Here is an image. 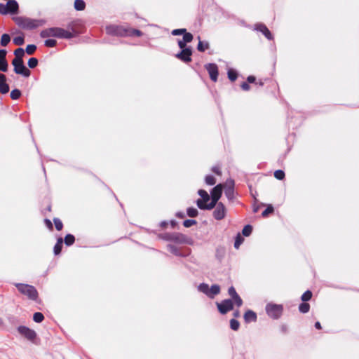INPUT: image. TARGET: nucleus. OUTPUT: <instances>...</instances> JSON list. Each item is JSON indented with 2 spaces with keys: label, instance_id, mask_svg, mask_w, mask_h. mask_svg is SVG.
<instances>
[{
  "label": "nucleus",
  "instance_id": "1",
  "mask_svg": "<svg viewBox=\"0 0 359 359\" xmlns=\"http://www.w3.org/2000/svg\"><path fill=\"white\" fill-rule=\"evenodd\" d=\"M13 20L18 26L27 30L36 29L45 22L43 20L31 19L25 17H15Z\"/></svg>",
  "mask_w": 359,
  "mask_h": 359
},
{
  "label": "nucleus",
  "instance_id": "2",
  "mask_svg": "<svg viewBox=\"0 0 359 359\" xmlns=\"http://www.w3.org/2000/svg\"><path fill=\"white\" fill-rule=\"evenodd\" d=\"M15 286L22 294L26 295L29 299L36 300L38 292L34 286L22 283H16Z\"/></svg>",
  "mask_w": 359,
  "mask_h": 359
},
{
  "label": "nucleus",
  "instance_id": "3",
  "mask_svg": "<svg viewBox=\"0 0 359 359\" xmlns=\"http://www.w3.org/2000/svg\"><path fill=\"white\" fill-rule=\"evenodd\" d=\"M266 312L267 315L273 319H278L283 311V307L281 304H276L269 303L266 306Z\"/></svg>",
  "mask_w": 359,
  "mask_h": 359
},
{
  "label": "nucleus",
  "instance_id": "4",
  "mask_svg": "<svg viewBox=\"0 0 359 359\" xmlns=\"http://www.w3.org/2000/svg\"><path fill=\"white\" fill-rule=\"evenodd\" d=\"M127 29L123 26L110 25L106 27V32L111 36H127Z\"/></svg>",
  "mask_w": 359,
  "mask_h": 359
},
{
  "label": "nucleus",
  "instance_id": "5",
  "mask_svg": "<svg viewBox=\"0 0 359 359\" xmlns=\"http://www.w3.org/2000/svg\"><path fill=\"white\" fill-rule=\"evenodd\" d=\"M222 184H219L215 186L211 191V201L208 203V208L212 210L217 205V202L222 194Z\"/></svg>",
  "mask_w": 359,
  "mask_h": 359
},
{
  "label": "nucleus",
  "instance_id": "6",
  "mask_svg": "<svg viewBox=\"0 0 359 359\" xmlns=\"http://www.w3.org/2000/svg\"><path fill=\"white\" fill-rule=\"evenodd\" d=\"M12 65L14 67V72L20 74L25 77H29L30 76L31 72L25 66L22 60H13Z\"/></svg>",
  "mask_w": 359,
  "mask_h": 359
},
{
  "label": "nucleus",
  "instance_id": "7",
  "mask_svg": "<svg viewBox=\"0 0 359 359\" xmlns=\"http://www.w3.org/2000/svg\"><path fill=\"white\" fill-rule=\"evenodd\" d=\"M53 37L59 39H70L74 37L75 34L69 30L60 27H53Z\"/></svg>",
  "mask_w": 359,
  "mask_h": 359
},
{
  "label": "nucleus",
  "instance_id": "8",
  "mask_svg": "<svg viewBox=\"0 0 359 359\" xmlns=\"http://www.w3.org/2000/svg\"><path fill=\"white\" fill-rule=\"evenodd\" d=\"M217 306L222 314H226L233 309V303L231 299H224L220 303H217Z\"/></svg>",
  "mask_w": 359,
  "mask_h": 359
},
{
  "label": "nucleus",
  "instance_id": "9",
  "mask_svg": "<svg viewBox=\"0 0 359 359\" xmlns=\"http://www.w3.org/2000/svg\"><path fill=\"white\" fill-rule=\"evenodd\" d=\"M226 214V209L224 204L221 202L215 205V209L213 211V217L217 220H222L224 219Z\"/></svg>",
  "mask_w": 359,
  "mask_h": 359
},
{
  "label": "nucleus",
  "instance_id": "10",
  "mask_svg": "<svg viewBox=\"0 0 359 359\" xmlns=\"http://www.w3.org/2000/svg\"><path fill=\"white\" fill-rule=\"evenodd\" d=\"M18 330L21 335L29 341H33L36 337V332L26 326H19Z\"/></svg>",
  "mask_w": 359,
  "mask_h": 359
},
{
  "label": "nucleus",
  "instance_id": "11",
  "mask_svg": "<svg viewBox=\"0 0 359 359\" xmlns=\"http://www.w3.org/2000/svg\"><path fill=\"white\" fill-rule=\"evenodd\" d=\"M205 67L210 75V79L212 81L216 82L219 74L217 65L215 63H208L205 65Z\"/></svg>",
  "mask_w": 359,
  "mask_h": 359
},
{
  "label": "nucleus",
  "instance_id": "12",
  "mask_svg": "<svg viewBox=\"0 0 359 359\" xmlns=\"http://www.w3.org/2000/svg\"><path fill=\"white\" fill-rule=\"evenodd\" d=\"M224 194L229 200H233L234 198V181L227 180L224 186Z\"/></svg>",
  "mask_w": 359,
  "mask_h": 359
},
{
  "label": "nucleus",
  "instance_id": "13",
  "mask_svg": "<svg viewBox=\"0 0 359 359\" xmlns=\"http://www.w3.org/2000/svg\"><path fill=\"white\" fill-rule=\"evenodd\" d=\"M191 48L190 47H188L178 53L176 55V57L184 62H189L191 61Z\"/></svg>",
  "mask_w": 359,
  "mask_h": 359
},
{
  "label": "nucleus",
  "instance_id": "14",
  "mask_svg": "<svg viewBox=\"0 0 359 359\" xmlns=\"http://www.w3.org/2000/svg\"><path fill=\"white\" fill-rule=\"evenodd\" d=\"M255 29L262 32L265 37L269 40L273 39V35L269 31V29L266 27V26L262 23H258L255 25Z\"/></svg>",
  "mask_w": 359,
  "mask_h": 359
},
{
  "label": "nucleus",
  "instance_id": "15",
  "mask_svg": "<svg viewBox=\"0 0 359 359\" xmlns=\"http://www.w3.org/2000/svg\"><path fill=\"white\" fill-rule=\"evenodd\" d=\"M6 6H8V13L16 14L18 12L19 6L15 0H9Z\"/></svg>",
  "mask_w": 359,
  "mask_h": 359
},
{
  "label": "nucleus",
  "instance_id": "16",
  "mask_svg": "<svg viewBox=\"0 0 359 359\" xmlns=\"http://www.w3.org/2000/svg\"><path fill=\"white\" fill-rule=\"evenodd\" d=\"M6 76L3 74H0V93L2 94H6L9 91V86L6 83Z\"/></svg>",
  "mask_w": 359,
  "mask_h": 359
},
{
  "label": "nucleus",
  "instance_id": "17",
  "mask_svg": "<svg viewBox=\"0 0 359 359\" xmlns=\"http://www.w3.org/2000/svg\"><path fill=\"white\" fill-rule=\"evenodd\" d=\"M167 248L172 254L178 257H186L189 255V252H181L177 247L171 244L168 245Z\"/></svg>",
  "mask_w": 359,
  "mask_h": 359
},
{
  "label": "nucleus",
  "instance_id": "18",
  "mask_svg": "<svg viewBox=\"0 0 359 359\" xmlns=\"http://www.w3.org/2000/svg\"><path fill=\"white\" fill-rule=\"evenodd\" d=\"M257 318V314L251 310L247 311L244 314V319L246 323L255 322Z\"/></svg>",
  "mask_w": 359,
  "mask_h": 359
},
{
  "label": "nucleus",
  "instance_id": "19",
  "mask_svg": "<svg viewBox=\"0 0 359 359\" xmlns=\"http://www.w3.org/2000/svg\"><path fill=\"white\" fill-rule=\"evenodd\" d=\"M220 287L218 285H212L209 290L208 297L213 299L215 295L219 294Z\"/></svg>",
  "mask_w": 359,
  "mask_h": 359
},
{
  "label": "nucleus",
  "instance_id": "20",
  "mask_svg": "<svg viewBox=\"0 0 359 359\" xmlns=\"http://www.w3.org/2000/svg\"><path fill=\"white\" fill-rule=\"evenodd\" d=\"M169 240L173 241L177 243H184L185 242V237L182 234L180 233H174L169 236Z\"/></svg>",
  "mask_w": 359,
  "mask_h": 359
},
{
  "label": "nucleus",
  "instance_id": "21",
  "mask_svg": "<svg viewBox=\"0 0 359 359\" xmlns=\"http://www.w3.org/2000/svg\"><path fill=\"white\" fill-rule=\"evenodd\" d=\"M62 243H63V239L62 238H57V243H55L54 246V254L55 255H59L61 252L62 248Z\"/></svg>",
  "mask_w": 359,
  "mask_h": 359
},
{
  "label": "nucleus",
  "instance_id": "22",
  "mask_svg": "<svg viewBox=\"0 0 359 359\" xmlns=\"http://www.w3.org/2000/svg\"><path fill=\"white\" fill-rule=\"evenodd\" d=\"M142 35V32L139 29H132V28H129V27H128V29H127V36H141Z\"/></svg>",
  "mask_w": 359,
  "mask_h": 359
},
{
  "label": "nucleus",
  "instance_id": "23",
  "mask_svg": "<svg viewBox=\"0 0 359 359\" xmlns=\"http://www.w3.org/2000/svg\"><path fill=\"white\" fill-rule=\"evenodd\" d=\"M40 36L42 38L53 37V27L42 30L40 33Z\"/></svg>",
  "mask_w": 359,
  "mask_h": 359
},
{
  "label": "nucleus",
  "instance_id": "24",
  "mask_svg": "<svg viewBox=\"0 0 359 359\" xmlns=\"http://www.w3.org/2000/svg\"><path fill=\"white\" fill-rule=\"evenodd\" d=\"M198 291H200L201 292H203V294H206L208 297L210 287L208 284L201 283L198 286Z\"/></svg>",
  "mask_w": 359,
  "mask_h": 359
},
{
  "label": "nucleus",
  "instance_id": "25",
  "mask_svg": "<svg viewBox=\"0 0 359 359\" xmlns=\"http://www.w3.org/2000/svg\"><path fill=\"white\" fill-rule=\"evenodd\" d=\"M14 55L15 57L13 60H22V57L25 55V50L22 48H18L14 51Z\"/></svg>",
  "mask_w": 359,
  "mask_h": 359
},
{
  "label": "nucleus",
  "instance_id": "26",
  "mask_svg": "<svg viewBox=\"0 0 359 359\" xmlns=\"http://www.w3.org/2000/svg\"><path fill=\"white\" fill-rule=\"evenodd\" d=\"M86 4L83 0H75L74 8L76 11H83L85 9Z\"/></svg>",
  "mask_w": 359,
  "mask_h": 359
},
{
  "label": "nucleus",
  "instance_id": "27",
  "mask_svg": "<svg viewBox=\"0 0 359 359\" xmlns=\"http://www.w3.org/2000/svg\"><path fill=\"white\" fill-rule=\"evenodd\" d=\"M310 305L306 302H303L299 306V311L302 313H306L309 311Z\"/></svg>",
  "mask_w": 359,
  "mask_h": 359
},
{
  "label": "nucleus",
  "instance_id": "28",
  "mask_svg": "<svg viewBox=\"0 0 359 359\" xmlns=\"http://www.w3.org/2000/svg\"><path fill=\"white\" fill-rule=\"evenodd\" d=\"M75 241V238L72 234H67L64 239V242L66 245L70 246L72 245Z\"/></svg>",
  "mask_w": 359,
  "mask_h": 359
},
{
  "label": "nucleus",
  "instance_id": "29",
  "mask_svg": "<svg viewBox=\"0 0 359 359\" xmlns=\"http://www.w3.org/2000/svg\"><path fill=\"white\" fill-rule=\"evenodd\" d=\"M11 41V36L8 34H4L1 38V45L2 46H6Z\"/></svg>",
  "mask_w": 359,
  "mask_h": 359
},
{
  "label": "nucleus",
  "instance_id": "30",
  "mask_svg": "<svg viewBox=\"0 0 359 359\" xmlns=\"http://www.w3.org/2000/svg\"><path fill=\"white\" fill-rule=\"evenodd\" d=\"M209 48V43L208 42H203L201 41H199L197 49L200 52H204L205 50H207Z\"/></svg>",
  "mask_w": 359,
  "mask_h": 359
},
{
  "label": "nucleus",
  "instance_id": "31",
  "mask_svg": "<svg viewBox=\"0 0 359 359\" xmlns=\"http://www.w3.org/2000/svg\"><path fill=\"white\" fill-rule=\"evenodd\" d=\"M206 202L207 201H204L203 200L198 199L196 201V204L198 208H200L201 210H210L208 208V204H205Z\"/></svg>",
  "mask_w": 359,
  "mask_h": 359
},
{
  "label": "nucleus",
  "instance_id": "32",
  "mask_svg": "<svg viewBox=\"0 0 359 359\" xmlns=\"http://www.w3.org/2000/svg\"><path fill=\"white\" fill-rule=\"evenodd\" d=\"M198 194L202 198L201 200H203L204 201H210V196L206 191L200 189L198 190Z\"/></svg>",
  "mask_w": 359,
  "mask_h": 359
},
{
  "label": "nucleus",
  "instance_id": "33",
  "mask_svg": "<svg viewBox=\"0 0 359 359\" xmlns=\"http://www.w3.org/2000/svg\"><path fill=\"white\" fill-rule=\"evenodd\" d=\"M44 316L42 313L36 312L33 316V320L36 323H41L43 320Z\"/></svg>",
  "mask_w": 359,
  "mask_h": 359
},
{
  "label": "nucleus",
  "instance_id": "34",
  "mask_svg": "<svg viewBox=\"0 0 359 359\" xmlns=\"http://www.w3.org/2000/svg\"><path fill=\"white\" fill-rule=\"evenodd\" d=\"M243 241H244L243 238L241 236L240 233H238L236 236V239H235L234 248L236 249H238L240 245L243 243Z\"/></svg>",
  "mask_w": 359,
  "mask_h": 359
},
{
  "label": "nucleus",
  "instance_id": "35",
  "mask_svg": "<svg viewBox=\"0 0 359 359\" xmlns=\"http://www.w3.org/2000/svg\"><path fill=\"white\" fill-rule=\"evenodd\" d=\"M252 231V226L250 224L245 225L243 229L242 233L245 236H249Z\"/></svg>",
  "mask_w": 359,
  "mask_h": 359
},
{
  "label": "nucleus",
  "instance_id": "36",
  "mask_svg": "<svg viewBox=\"0 0 359 359\" xmlns=\"http://www.w3.org/2000/svg\"><path fill=\"white\" fill-rule=\"evenodd\" d=\"M227 74H228V78L231 81H234L236 80L237 76H238L237 72L236 71H234L233 69H229Z\"/></svg>",
  "mask_w": 359,
  "mask_h": 359
},
{
  "label": "nucleus",
  "instance_id": "37",
  "mask_svg": "<svg viewBox=\"0 0 359 359\" xmlns=\"http://www.w3.org/2000/svg\"><path fill=\"white\" fill-rule=\"evenodd\" d=\"M187 215L190 217H195L198 215V212L195 208H189L187 210Z\"/></svg>",
  "mask_w": 359,
  "mask_h": 359
},
{
  "label": "nucleus",
  "instance_id": "38",
  "mask_svg": "<svg viewBox=\"0 0 359 359\" xmlns=\"http://www.w3.org/2000/svg\"><path fill=\"white\" fill-rule=\"evenodd\" d=\"M312 297V292L310 290H306L301 297V299L303 302H307Z\"/></svg>",
  "mask_w": 359,
  "mask_h": 359
},
{
  "label": "nucleus",
  "instance_id": "39",
  "mask_svg": "<svg viewBox=\"0 0 359 359\" xmlns=\"http://www.w3.org/2000/svg\"><path fill=\"white\" fill-rule=\"evenodd\" d=\"M239 326H240V323L237 320L231 319L230 320V327L233 330H235V331L238 330L239 328Z\"/></svg>",
  "mask_w": 359,
  "mask_h": 359
},
{
  "label": "nucleus",
  "instance_id": "40",
  "mask_svg": "<svg viewBox=\"0 0 359 359\" xmlns=\"http://www.w3.org/2000/svg\"><path fill=\"white\" fill-rule=\"evenodd\" d=\"M21 96V92L18 89H14L11 92V97L13 100H18Z\"/></svg>",
  "mask_w": 359,
  "mask_h": 359
},
{
  "label": "nucleus",
  "instance_id": "41",
  "mask_svg": "<svg viewBox=\"0 0 359 359\" xmlns=\"http://www.w3.org/2000/svg\"><path fill=\"white\" fill-rule=\"evenodd\" d=\"M205 182L208 185H214L216 183L215 178L212 175H207Z\"/></svg>",
  "mask_w": 359,
  "mask_h": 359
},
{
  "label": "nucleus",
  "instance_id": "42",
  "mask_svg": "<svg viewBox=\"0 0 359 359\" xmlns=\"http://www.w3.org/2000/svg\"><path fill=\"white\" fill-rule=\"evenodd\" d=\"M0 70L2 72H7L8 70V62L6 59L1 58L0 60Z\"/></svg>",
  "mask_w": 359,
  "mask_h": 359
},
{
  "label": "nucleus",
  "instance_id": "43",
  "mask_svg": "<svg viewBox=\"0 0 359 359\" xmlns=\"http://www.w3.org/2000/svg\"><path fill=\"white\" fill-rule=\"evenodd\" d=\"M27 64L29 68H35L38 65V60L36 57H31Z\"/></svg>",
  "mask_w": 359,
  "mask_h": 359
},
{
  "label": "nucleus",
  "instance_id": "44",
  "mask_svg": "<svg viewBox=\"0 0 359 359\" xmlns=\"http://www.w3.org/2000/svg\"><path fill=\"white\" fill-rule=\"evenodd\" d=\"M274 177L279 180H282L285 177V172L281 170H278L274 172Z\"/></svg>",
  "mask_w": 359,
  "mask_h": 359
},
{
  "label": "nucleus",
  "instance_id": "45",
  "mask_svg": "<svg viewBox=\"0 0 359 359\" xmlns=\"http://www.w3.org/2000/svg\"><path fill=\"white\" fill-rule=\"evenodd\" d=\"M193 35L189 33V32H187V31L184 33L183 34V38L182 39L184 40V41H185L186 43H189L191 42L192 40H193Z\"/></svg>",
  "mask_w": 359,
  "mask_h": 359
},
{
  "label": "nucleus",
  "instance_id": "46",
  "mask_svg": "<svg viewBox=\"0 0 359 359\" xmlns=\"http://www.w3.org/2000/svg\"><path fill=\"white\" fill-rule=\"evenodd\" d=\"M36 50V46L34 44H29V45H27L26 47V53L28 55L33 54Z\"/></svg>",
  "mask_w": 359,
  "mask_h": 359
},
{
  "label": "nucleus",
  "instance_id": "47",
  "mask_svg": "<svg viewBox=\"0 0 359 359\" xmlns=\"http://www.w3.org/2000/svg\"><path fill=\"white\" fill-rule=\"evenodd\" d=\"M231 300L233 301V303H234L238 307L241 306L243 304V300L238 294H237L233 299L231 298Z\"/></svg>",
  "mask_w": 359,
  "mask_h": 359
},
{
  "label": "nucleus",
  "instance_id": "48",
  "mask_svg": "<svg viewBox=\"0 0 359 359\" xmlns=\"http://www.w3.org/2000/svg\"><path fill=\"white\" fill-rule=\"evenodd\" d=\"M13 43L18 46H21V45L24 44V43H25L24 37L22 36L15 37L13 39Z\"/></svg>",
  "mask_w": 359,
  "mask_h": 359
},
{
  "label": "nucleus",
  "instance_id": "49",
  "mask_svg": "<svg viewBox=\"0 0 359 359\" xmlns=\"http://www.w3.org/2000/svg\"><path fill=\"white\" fill-rule=\"evenodd\" d=\"M53 222L55 226V228L57 231H60L62 229L63 224L61 220L58 218H54Z\"/></svg>",
  "mask_w": 359,
  "mask_h": 359
},
{
  "label": "nucleus",
  "instance_id": "50",
  "mask_svg": "<svg viewBox=\"0 0 359 359\" xmlns=\"http://www.w3.org/2000/svg\"><path fill=\"white\" fill-rule=\"evenodd\" d=\"M273 212V208L272 205H269L262 213V217H267L269 213Z\"/></svg>",
  "mask_w": 359,
  "mask_h": 359
},
{
  "label": "nucleus",
  "instance_id": "51",
  "mask_svg": "<svg viewBox=\"0 0 359 359\" xmlns=\"http://www.w3.org/2000/svg\"><path fill=\"white\" fill-rule=\"evenodd\" d=\"M196 224V221L194 219H186L183 222L184 227L189 228Z\"/></svg>",
  "mask_w": 359,
  "mask_h": 359
},
{
  "label": "nucleus",
  "instance_id": "52",
  "mask_svg": "<svg viewBox=\"0 0 359 359\" xmlns=\"http://www.w3.org/2000/svg\"><path fill=\"white\" fill-rule=\"evenodd\" d=\"M56 43H57V41L55 39H46L44 41V44L47 47H51V48L54 47V46H55Z\"/></svg>",
  "mask_w": 359,
  "mask_h": 359
},
{
  "label": "nucleus",
  "instance_id": "53",
  "mask_svg": "<svg viewBox=\"0 0 359 359\" xmlns=\"http://www.w3.org/2000/svg\"><path fill=\"white\" fill-rule=\"evenodd\" d=\"M0 14H1V15L8 14V6H6V4H0Z\"/></svg>",
  "mask_w": 359,
  "mask_h": 359
},
{
  "label": "nucleus",
  "instance_id": "54",
  "mask_svg": "<svg viewBox=\"0 0 359 359\" xmlns=\"http://www.w3.org/2000/svg\"><path fill=\"white\" fill-rule=\"evenodd\" d=\"M186 29H175L172 31V34L173 36H178L181 34H184V33L186 32Z\"/></svg>",
  "mask_w": 359,
  "mask_h": 359
},
{
  "label": "nucleus",
  "instance_id": "55",
  "mask_svg": "<svg viewBox=\"0 0 359 359\" xmlns=\"http://www.w3.org/2000/svg\"><path fill=\"white\" fill-rule=\"evenodd\" d=\"M228 293L231 297L232 299L238 294L235 288L233 286L229 288Z\"/></svg>",
  "mask_w": 359,
  "mask_h": 359
},
{
  "label": "nucleus",
  "instance_id": "56",
  "mask_svg": "<svg viewBox=\"0 0 359 359\" xmlns=\"http://www.w3.org/2000/svg\"><path fill=\"white\" fill-rule=\"evenodd\" d=\"M177 43H178L179 47L182 50L185 49L186 48H187L186 46L187 43L185 41H184L183 39H179L178 41H177Z\"/></svg>",
  "mask_w": 359,
  "mask_h": 359
},
{
  "label": "nucleus",
  "instance_id": "57",
  "mask_svg": "<svg viewBox=\"0 0 359 359\" xmlns=\"http://www.w3.org/2000/svg\"><path fill=\"white\" fill-rule=\"evenodd\" d=\"M212 171L217 175H220L222 174L220 168L219 166H213L212 168Z\"/></svg>",
  "mask_w": 359,
  "mask_h": 359
},
{
  "label": "nucleus",
  "instance_id": "58",
  "mask_svg": "<svg viewBox=\"0 0 359 359\" xmlns=\"http://www.w3.org/2000/svg\"><path fill=\"white\" fill-rule=\"evenodd\" d=\"M241 88L243 90H245V91H248L250 90V86L248 83L246 82H243L241 83Z\"/></svg>",
  "mask_w": 359,
  "mask_h": 359
},
{
  "label": "nucleus",
  "instance_id": "59",
  "mask_svg": "<svg viewBox=\"0 0 359 359\" xmlns=\"http://www.w3.org/2000/svg\"><path fill=\"white\" fill-rule=\"evenodd\" d=\"M7 51L4 49L0 50V60L1 58L6 59Z\"/></svg>",
  "mask_w": 359,
  "mask_h": 359
},
{
  "label": "nucleus",
  "instance_id": "60",
  "mask_svg": "<svg viewBox=\"0 0 359 359\" xmlns=\"http://www.w3.org/2000/svg\"><path fill=\"white\" fill-rule=\"evenodd\" d=\"M247 81H248V83H252L255 82L256 78L254 76H249L247 78Z\"/></svg>",
  "mask_w": 359,
  "mask_h": 359
},
{
  "label": "nucleus",
  "instance_id": "61",
  "mask_svg": "<svg viewBox=\"0 0 359 359\" xmlns=\"http://www.w3.org/2000/svg\"><path fill=\"white\" fill-rule=\"evenodd\" d=\"M45 223H46V226H47L49 229H53V224H52V222H50V219H45Z\"/></svg>",
  "mask_w": 359,
  "mask_h": 359
},
{
  "label": "nucleus",
  "instance_id": "62",
  "mask_svg": "<svg viewBox=\"0 0 359 359\" xmlns=\"http://www.w3.org/2000/svg\"><path fill=\"white\" fill-rule=\"evenodd\" d=\"M176 217H177L179 218H184L185 217V215L182 212H177L176 213Z\"/></svg>",
  "mask_w": 359,
  "mask_h": 359
},
{
  "label": "nucleus",
  "instance_id": "63",
  "mask_svg": "<svg viewBox=\"0 0 359 359\" xmlns=\"http://www.w3.org/2000/svg\"><path fill=\"white\" fill-rule=\"evenodd\" d=\"M281 330H282V332H287V325H283L281 326Z\"/></svg>",
  "mask_w": 359,
  "mask_h": 359
},
{
  "label": "nucleus",
  "instance_id": "64",
  "mask_svg": "<svg viewBox=\"0 0 359 359\" xmlns=\"http://www.w3.org/2000/svg\"><path fill=\"white\" fill-rule=\"evenodd\" d=\"M315 327H316V329H318V330L321 329V325H320V323L319 322H316V323H315Z\"/></svg>",
  "mask_w": 359,
  "mask_h": 359
}]
</instances>
